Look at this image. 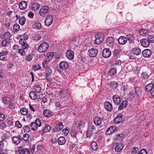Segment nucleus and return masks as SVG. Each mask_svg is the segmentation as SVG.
Here are the masks:
<instances>
[{
    "instance_id": "obj_1",
    "label": "nucleus",
    "mask_w": 154,
    "mask_h": 154,
    "mask_svg": "<svg viewBox=\"0 0 154 154\" xmlns=\"http://www.w3.org/2000/svg\"><path fill=\"white\" fill-rule=\"evenodd\" d=\"M23 38L21 39L19 41L20 44L22 46V48L24 49H28L29 48V46L26 43V40L28 39V35L26 33L23 35Z\"/></svg>"
},
{
    "instance_id": "obj_2",
    "label": "nucleus",
    "mask_w": 154,
    "mask_h": 154,
    "mask_svg": "<svg viewBox=\"0 0 154 154\" xmlns=\"http://www.w3.org/2000/svg\"><path fill=\"white\" fill-rule=\"evenodd\" d=\"M34 146L32 148L30 152L28 148H24L22 147H20L19 148V152L20 154H33L35 147Z\"/></svg>"
},
{
    "instance_id": "obj_3",
    "label": "nucleus",
    "mask_w": 154,
    "mask_h": 154,
    "mask_svg": "<svg viewBox=\"0 0 154 154\" xmlns=\"http://www.w3.org/2000/svg\"><path fill=\"white\" fill-rule=\"evenodd\" d=\"M49 9L48 6H43L40 9L39 13L40 15L43 17L47 15L49 12Z\"/></svg>"
},
{
    "instance_id": "obj_4",
    "label": "nucleus",
    "mask_w": 154,
    "mask_h": 154,
    "mask_svg": "<svg viewBox=\"0 0 154 154\" xmlns=\"http://www.w3.org/2000/svg\"><path fill=\"white\" fill-rule=\"evenodd\" d=\"M48 47V43L46 42H44L39 46L38 50L39 53H43L45 52L47 50Z\"/></svg>"
},
{
    "instance_id": "obj_5",
    "label": "nucleus",
    "mask_w": 154,
    "mask_h": 154,
    "mask_svg": "<svg viewBox=\"0 0 154 154\" xmlns=\"http://www.w3.org/2000/svg\"><path fill=\"white\" fill-rule=\"evenodd\" d=\"M95 131H96V128L95 126L92 124H89L86 133L87 137H90L92 135L93 132Z\"/></svg>"
},
{
    "instance_id": "obj_6",
    "label": "nucleus",
    "mask_w": 154,
    "mask_h": 154,
    "mask_svg": "<svg viewBox=\"0 0 154 154\" xmlns=\"http://www.w3.org/2000/svg\"><path fill=\"white\" fill-rule=\"evenodd\" d=\"M95 37L96 38L94 43L96 44H100L103 39L104 36L101 34H97Z\"/></svg>"
},
{
    "instance_id": "obj_7",
    "label": "nucleus",
    "mask_w": 154,
    "mask_h": 154,
    "mask_svg": "<svg viewBox=\"0 0 154 154\" xmlns=\"http://www.w3.org/2000/svg\"><path fill=\"white\" fill-rule=\"evenodd\" d=\"M124 120V116L123 114H119L114 120V122L115 124L121 123Z\"/></svg>"
},
{
    "instance_id": "obj_8",
    "label": "nucleus",
    "mask_w": 154,
    "mask_h": 154,
    "mask_svg": "<svg viewBox=\"0 0 154 154\" xmlns=\"http://www.w3.org/2000/svg\"><path fill=\"white\" fill-rule=\"evenodd\" d=\"M103 56L105 58L109 57L111 55V52L110 50L107 48H104L102 53Z\"/></svg>"
},
{
    "instance_id": "obj_9",
    "label": "nucleus",
    "mask_w": 154,
    "mask_h": 154,
    "mask_svg": "<svg viewBox=\"0 0 154 154\" xmlns=\"http://www.w3.org/2000/svg\"><path fill=\"white\" fill-rule=\"evenodd\" d=\"M98 52V50L97 49L91 48L88 51V54L90 57H94L96 56Z\"/></svg>"
},
{
    "instance_id": "obj_10",
    "label": "nucleus",
    "mask_w": 154,
    "mask_h": 154,
    "mask_svg": "<svg viewBox=\"0 0 154 154\" xmlns=\"http://www.w3.org/2000/svg\"><path fill=\"white\" fill-rule=\"evenodd\" d=\"M50 130V126L48 125H46L43 127L42 129L39 131V134L42 135L45 133L49 132Z\"/></svg>"
},
{
    "instance_id": "obj_11",
    "label": "nucleus",
    "mask_w": 154,
    "mask_h": 154,
    "mask_svg": "<svg viewBox=\"0 0 154 154\" xmlns=\"http://www.w3.org/2000/svg\"><path fill=\"white\" fill-rule=\"evenodd\" d=\"M7 51H2L0 52V60L3 61H6L7 60V56L8 54Z\"/></svg>"
},
{
    "instance_id": "obj_12",
    "label": "nucleus",
    "mask_w": 154,
    "mask_h": 154,
    "mask_svg": "<svg viewBox=\"0 0 154 154\" xmlns=\"http://www.w3.org/2000/svg\"><path fill=\"white\" fill-rule=\"evenodd\" d=\"M107 45L109 47H112L114 44V38L112 37H108L106 41Z\"/></svg>"
},
{
    "instance_id": "obj_13",
    "label": "nucleus",
    "mask_w": 154,
    "mask_h": 154,
    "mask_svg": "<svg viewBox=\"0 0 154 154\" xmlns=\"http://www.w3.org/2000/svg\"><path fill=\"white\" fill-rule=\"evenodd\" d=\"M53 17L51 15H49L46 18L45 20V24L47 26H49L52 23L53 21Z\"/></svg>"
},
{
    "instance_id": "obj_14",
    "label": "nucleus",
    "mask_w": 154,
    "mask_h": 154,
    "mask_svg": "<svg viewBox=\"0 0 154 154\" xmlns=\"http://www.w3.org/2000/svg\"><path fill=\"white\" fill-rule=\"evenodd\" d=\"M112 99L114 103L117 105H119L121 101L120 97L118 94H116L113 96Z\"/></svg>"
},
{
    "instance_id": "obj_15",
    "label": "nucleus",
    "mask_w": 154,
    "mask_h": 154,
    "mask_svg": "<svg viewBox=\"0 0 154 154\" xmlns=\"http://www.w3.org/2000/svg\"><path fill=\"white\" fill-rule=\"evenodd\" d=\"M63 125L62 122H59L53 128V131L54 132H58L63 128Z\"/></svg>"
},
{
    "instance_id": "obj_16",
    "label": "nucleus",
    "mask_w": 154,
    "mask_h": 154,
    "mask_svg": "<svg viewBox=\"0 0 154 154\" xmlns=\"http://www.w3.org/2000/svg\"><path fill=\"white\" fill-rule=\"evenodd\" d=\"M59 66L61 69L65 70L69 68V64L66 61H62L60 63Z\"/></svg>"
},
{
    "instance_id": "obj_17",
    "label": "nucleus",
    "mask_w": 154,
    "mask_h": 154,
    "mask_svg": "<svg viewBox=\"0 0 154 154\" xmlns=\"http://www.w3.org/2000/svg\"><path fill=\"white\" fill-rule=\"evenodd\" d=\"M116 127L115 126H112L108 128L106 131V134L109 135L112 134L116 131Z\"/></svg>"
},
{
    "instance_id": "obj_18",
    "label": "nucleus",
    "mask_w": 154,
    "mask_h": 154,
    "mask_svg": "<svg viewBox=\"0 0 154 154\" xmlns=\"http://www.w3.org/2000/svg\"><path fill=\"white\" fill-rule=\"evenodd\" d=\"M40 7L39 4L36 2H32L31 3L30 7L33 11H36Z\"/></svg>"
},
{
    "instance_id": "obj_19",
    "label": "nucleus",
    "mask_w": 154,
    "mask_h": 154,
    "mask_svg": "<svg viewBox=\"0 0 154 154\" xmlns=\"http://www.w3.org/2000/svg\"><path fill=\"white\" fill-rule=\"evenodd\" d=\"M142 54L144 57H149L152 54V52L149 49H145L142 51Z\"/></svg>"
},
{
    "instance_id": "obj_20",
    "label": "nucleus",
    "mask_w": 154,
    "mask_h": 154,
    "mask_svg": "<svg viewBox=\"0 0 154 154\" xmlns=\"http://www.w3.org/2000/svg\"><path fill=\"white\" fill-rule=\"evenodd\" d=\"M140 42L141 45L145 48L148 47L150 44L148 39L146 38L142 39L140 40Z\"/></svg>"
},
{
    "instance_id": "obj_21",
    "label": "nucleus",
    "mask_w": 154,
    "mask_h": 154,
    "mask_svg": "<svg viewBox=\"0 0 154 154\" xmlns=\"http://www.w3.org/2000/svg\"><path fill=\"white\" fill-rule=\"evenodd\" d=\"M118 40L119 44L121 45H125L127 42L126 36H120Z\"/></svg>"
},
{
    "instance_id": "obj_22",
    "label": "nucleus",
    "mask_w": 154,
    "mask_h": 154,
    "mask_svg": "<svg viewBox=\"0 0 154 154\" xmlns=\"http://www.w3.org/2000/svg\"><path fill=\"white\" fill-rule=\"evenodd\" d=\"M104 106L107 111L111 112L112 108V106L111 103L108 101L105 102L104 103Z\"/></svg>"
},
{
    "instance_id": "obj_23",
    "label": "nucleus",
    "mask_w": 154,
    "mask_h": 154,
    "mask_svg": "<svg viewBox=\"0 0 154 154\" xmlns=\"http://www.w3.org/2000/svg\"><path fill=\"white\" fill-rule=\"evenodd\" d=\"M52 73L51 69L49 68H48L45 70V74H46V78L47 80H49V78Z\"/></svg>"
},
{
    "instance_id": "obj_24",
    "label": "nucleus",
    "mask_w": 154,
    "mask_h": 154,
    "mask_svg": "<svg viewBox=\"0 0 154 154\" xmlns=\"http://www.w3.org/2000/svg\"><path fill=\"white\" fill-rule=\"evenodd\" d=\"M66 57L69 60L72 59L74 57V52L71 50H68L66 52Z\"/></svg>"
},
{
    "instance_id": "obj_25",
    "label": "nucleus",
    "mask_w": 154,
    "mask_h": 154,
    "mask_svg": "<svg viewBox=\"0 0 154 154\" xmlns=\"http://www.w3.org/2000/svg\"><path fill=\"white\" fill-rule=\"evenodd\" d=\"M128 105V102L127 100H125L122 102L118 107L119 110H121L124 108L126 107Z\"/></svg>"
},
{
    "instance_id": "obj_26",
    "label": "nucleus",
    "mask_w": 154,
    "mask_h": 154,
    "mask_svg": "<svg viewBox=\"0 0 154 154\" xmlns=\"http://www.w3.org/2000/svg\"><path fill=\"white\" fill-rule=\"evenodd\" d=\"M131 51L132 54L136 55H139L141 53V50L137 47L133 48L131 50Z\"/></svg>"
},
{
    "instance_id": "obj_27",
    "label": "nucleus",
    "mask_w": 154,
    "mask_h": 154,
    "mask_svg": "<svg viewBox=\"0 0 154 154\" xmlns=\"http://www.w3.org/2000/svg\"><path fill=\"white\" fill-rule=\"evenodd\" d=\"M21 136L20 135H18V137L14 136L12 138V140L14 144L17 145L20 143V140L19 138H20Z\"/></svg>"
},
{
    "instance_id": "obj_28",
    "label": "nucleus",
    "mask_w": 154,
    "mask_h": 154,
    "mask_svg": "<svg viewBox=\"0 0 154 154\" xmlns=\"http://www.w3.org/2000/svg\"><path fill=\"white\" fill-rule=\"evenodd\" d=\"M27 6V3L24 1H22L19 5V8L22 10L25 9Z\"/></svg>"
},
{
    "instance_id": "obj_29",
    "label": "nucleus",
    "mask_w": 154,
    "mask_h": 154,
    "mask_svg": "<svg viewBox=\"0 0 154 154\" xmlns=\"http://www.w3.org/2000/svg\"><path fill=\"white\" fill-rule=\"evenodd\" d=\"M127 41H128L131 44H134V37L131 35H128L126 36Z\"/></svg>"
},
{
    "instance_id": "obj_30",
    "label": "nucleus",
    "mask_w": 154,
    "mask_h": 154,
    "mask_svg": "<svg viewBox=\"0 0 154 154\" xmlns=\"http://www.w3.org/2000/svg\"><path fill=\"white\" fill-rule=\"evenodd\" d=\"M57 141L59 145H60L64 144L66 141L65 137L63 136L60 137L58 138Z\"/></svg>"
},
{
    "instance_id": "obj_31",
    "label": "nucleus",
    "mask_w": 154,
    "mask_h": 154,
    "mask_svg": "<svg viewBox=\"0 0 154 154\" xmlns=\"http://www.w3.org/2000/svg\"><path fill=\"white\" fill-rule=\"evenodd\" d=\"M10 42L9 40L5 39L2 41L1 45L2 47H7L10 45Z\"/></svg>"
},
{
    "instance_id": "obj_32",
    "label": "nucleus",
    "mask_w": 154,
    "mask_h": 154,
    "mask_svg": "<svg viewBox=\"0 0 154 154\" xmlns=\"http://www.w3.org/2000/svg\"><path fill=\"white\" fill-rule=\"evenodd\" d=\"M93 121L94 124L97 126H99L101 123V119L98 117H95L94 118Z\"/></svg>"
},
{
    "instance_id": "obj_33",
    "label": "nucleus",
    "mask_w": 154,
    "mask_h": 154,
    "mask_svg": "<svg viewBox=\"0 0 154 154\" xmlns=\"http://www.w3.org/2000/svg\"><path fill=\"white\" fill-rule=\"evenodd\" d=\"M154 87V85L153 83H149L145 86V90L147 92H150Z\"/></svg>"
},
{
    "instance_id": "obj_34",
    "label": "nucleus",
    "mask_w": 154,
    "mask_h": 154,
    "mask_svg": "<svg viewBox=\"0 0 154 154\" xmlns=\"http://www.w3.org/2000/svg\"><path fill=\"white\" fill-rule=\"evenodd\" d=\"M75 125L76 127L80 129L81 127H83L84 126V123L82 121H78L76 122Z\"/></svg>"
},
{
    "instance_id": "obj_35",
    "label": "nucleus",
    "mask_w": 154,
    "mask_h": 154,
    "mask_svg": "<svg viewBox=\"0 0 154 154\" xmlns=\"http://www.w3.org/2000/svg\"><path fill=\"white\" fill-rule=\"evenodd\" d=\"M123 148V146L122 143H118L115 147V150L116 152H119L121 151Z\"/></svg>"
},
{
    "instance_id": "obj_36",
    "label": "nucleus",
    "mask_w": 154,
    "mask_h": 154,
    "mask_svg": "<svg viewBox=\"0 0 154 154\" xmlns=\"http://www.w3.org/2000/svg\"><path fill=\"white\" fill-rule=\"evenodd\" d=\"M43 114L46 117H50L52 115V112L49 110L45 109L43 111Z\"/></svg>"
},
{
    "instance_id": "obj_37",
    "label": "nucleus",
    "mask_w": 154,
    "mask_h": 154,
    "mask_svg": "<svg viewBox=\"0 0 154 154\" xmlns=\"http://www.w3.org/2000/svg\"><path fill=\"white\" fill-rule=\"evenodd\" d=\"M2 102L5 104L8 105L11 101V99L8 97L3 98L2 99Z\"/></svg>"
},
{
    "instance_id": "obj_38",
    "label": "nucleus",
    "mask_w": 154,
    "mask_h": 154,
    "mask_svg": "<svg viewBox=\"0 0 154 154\" xmlns=\"http://www.w3.org/2000/svg\"><path fill=\"white\" fill-rule=\"evenodd\" d=\"M77 37H71L69 38L71 43L72 44H74L75 46H77Z\"/></svg>"
},
{
    "instance_id": "obj_39",
    "label": "nucleus",
    "mask_w": 154,
    "mask_h": 154,
    "mask_svg": "<svg viewBox=\"0 0 154 154\" xmlns=\"http://www.w3.org/2000/svg\"><path fill=\"white\" fill-rule=\"evenodd\" d=\"M29 97L31 99L34 100L37 97V95L34 91H31L29 93Z\"/></svg>"
},
{
    "instance_id": "obj_40",
    "label": "nucleus",
    "mask_w": 154,
    "mask_h": 154,
    "mask_svg": "<svg viewBox=\"0 0 154 154\" xmlns=\"http://www.w3.org/2000/svg\"><path fill=\"white\" fill-rule=\"evenodd\" d=\"M33 27L35 29L39 30L42 27V25L39 22H36L34 23Z\"/></svg>"
},
{
    "instance_id": "obj_41",
    "label": "nucleus",
    "mask_w": 154,
    "mask_h": 154,
    "mask_svg": "<svg viewBox=\"0 0 154 154\" xmlns=\"http://www.w3.org/2000/svg\"><path fill=\"white\" fill-rule=\"evenodd\" d=\"M116 69L114 68H112L108 71V75L111 76L113 75L116 73Z\"/></svg>"
},
{
    "instance_id": "obj_42",
    "label": "nucleus",
    "mask_w": 154,
    "mask_h": 154,
    "mask_svg": "<svg viewBox=\"0 0 154 154\" xmlns=\"http://www.w3.org/2000/svg\"><path fill=\"white\" fill-rule=\"evenodd\" d=\"M29 126L31 127V129L33 131H36L38 129V127L37 126L34 122H31Z\"/></svg>"
},
{
    "instance_id": "obj_43",
    "label": "nucleus",
    "mask_w": 154,
    "mask_h": 154,
    "mask_svg": "<svg viewBox=\"0 0 154 154\" xmlns=\"http://www.w3.org/2000/svg\"><path fill=\"white\" fill-rule=\"evenodd\" d=\"M91 148L92 150H96L98 148L97 143L95 142H92L91 143Z\"/></svg>"
},
{
    "instance_id": "obj_44",
    "label": "nucleus",
    "mask_w": 154,
    "mask_h": 154,
    "mask_svg": "<svg viewBox=\"0 0 154 154\" xmlns=\"http://www.w3.org/2000/svg\"><path fill=\"white\" fill-rule=\"evenodd\" d=\"M135 92L138 96H140L141 95V90L140 88V87H137L135 88Z\"/></svg>"
},
{
    "instance_id": "obj_45",
    "label": "nucleus",
    "mask_w": 154,
    "mask_h": 154,
    "mask_svg": "<svg viewBox=\"0 0 154 154\" xmlns=\"http://www.w3.org/2000/svg\"><path fill=\"white\" fill-rule=\"evenodd\" d=\"M139 33L141 35H146L148 33V32L147 30L145 29H141L139 30Z\"/></svg>"
},
{
    "instance_id": "obj_46",
    "label": "nucleus",
    "mask_w": 154,
    "mask_h": 154,
    "mask_svg": "<svg viewBox=\"0 0 154 154\" xmlns=\"http://www.w3.org/2000/svg\"><path fill=\"white\" fill-rule=\"evenodd\" d=\"M26 21V18L24 17H22L19 19V23L21 25H24Z\"/></svg>"
},
{
    "instance_id": "obj_47",
    "label": "nucleus",
    "mask_w": 154,
    "mask_h": 154,
    "mask_svg": "<svg viewBox=\"0 0 154 154\" xmlns=\"http://www.w3.org/2000/svg\"><path fill=\"white\" fill-rule=\"evenodd\" d=\"M1 138L2 139V140L4 141L9 139L10 138V137L8 134L6 133H4L2 134Z\"/></svg>"
},
{
    "instance_id": "obj_48",
    "label": "nucleus",
    "mask_w": 154,
    "mask_h": 154,
    "mask_svg": "<svg viewBox=\"0 0 154 154\" xmlns=\"http://www.w3.org/2000/svg\"><path fill=\"white\" fill-rule=\"evenodd\" d=\"M34 90L36 92L39 93L41 91V88L38 85H36L34 86Z\"/></svg>"
},
{
    "instance_id": "obj_49",
    "label": "nucleus",
    "mask_w": 154,
    "mask_h": 154,
    "mask_svg": "<svg viewBox=\"0 0 154 154\" xmlns=\"http://www.w3.org/2000/svg\"><path fill=\"white\" fill-rule=\"evenodd\" d=\"M20 29V26L18 24H15L13 26V30L14 32H17L19 31Z\"/></svg>"
},
{
    "instance_id": "obj_50",
    "label": "nucleus",
    "mask_w": 154,
    "mask_h": 154,
    "mask_svg": "<svg viewBox=\"0 0 154 154\" xmlns=\"http://www.w3.org/2000/svg\"><path fill=\"white\" fill-rule=\"evenodd\" d=\"M121 51L120 50H115L113 52V54L115 57H117L119 55V54Z\"/></svg>"
},
{
    "instance_id": "obj_51",
    "label": "nucleus",
    "mask_w": 154,
    "mask_h": 154,
    "mask_svg": "<svg viewBox=\"0 0 154 154\" xmlns=\"http://www.w3.org/2000/svg\"><path fill=\"white\" fill-rule=\"evenodd\" d=\"M149 75V74L146 72H143L141 75L142 77L145 79H147Z\"/></svg>"
},
{
    "instance_id": "obj_52",
    "label": "nucleus",
    "mask_w": 154,
    "mask_h": 154,
    "mask_svg": "<svg viewBox=\"0 0 154 154\" xmlns=\"http://www.w3.org/2000/svg\"><path fill=\"white\" fill-rule=\"evenodd\" d=\"M71 136L73 138H76L77 137V132L74 130H72L70 132Z\"/></svg>"
},
{
    "instance_id": "obj_53",
    "label": "nucleus",
    "mask_w": 154,
    "mask_h": 154,
    "mask_svg": "<svg viewBox=\"0 0 154 154\" xmlns=\"http://www.w3.org/2000/svg\"><path fill=\"white\" fill-rule=\"evenodd\" d=\"M21 114L23 115H26L28 113V110L27 109L25 108H21L20 111Z\"/></svg>"
},
{
    "instance_id": "obj_54",
    "label": "nucleus",
    "mask_w": 154,
    "mask_h": 154,
    "mask_svg": "<svg viewBox=\"0 0 154 154\" xmlns=\"http://www.w3.org/2000/svg\"><path fill=\"white\" fill-rule=\"evenodd\" d=\"M118 87V85L116 82H113L110 83V87L111 88L114 89Z\"/></svg>"
},
{
    "instance_id": "obj_55",
    "label": "nucleus",
    "mask_w": 154,
    "mask_h": 154,
    "mask_svg": "<svg viewBox=\"0 0 154 154\" xmlns=\"http://www.w3.org/2000/svg\"><path fill=\"white\" fill-rule=\"evenodd\" d=\"M50 61L48 60V61L45 60L42 63V65L43 67L44 68H47L49 64V62Z\"/></svg>"
},
{
    "instance_id": "obj_56",
    "label": "nucleus",
    "mask_w": 154,
    "mask_h": 154,
    "mask_svg": "<svg viewBox=\"0 0 154 154\" xmlns=\"http://www.w3.org/2000/svg\"><path fill=\"white\" fill-rule=\"evenodd\" d=\"M4 36L5 38V39L9 40L10 39L11 35L9 32H7L5 33Z\"/></svg>"
},
{
    "instance_id": "obj_57",
    "label": "nucleus",
    "mask_w": 154,
    "mask_h": 154,
    "mask_svg": "<svg viewBox=\"0 0 154 154\" xmlns=\"http://www.w3.org/2000/svg\"><path fill=\"white\" fill-rule=\"evenodd\" d=\"M24 49L20 48L18 51V52L22 56H24L26 55L25 51L24 50Z\"/></svg>"
},
{
    "instance_id": "obj_58",
    "label": "nucleus",
    "mask_w": 154,
    "mask_h": 154,
    "mask_svg": "<svg viewBox=\"0 0 154 154\" xmlns=\"http://www.w3.org/2000/svg\"><path fill=\"white\" fill-rule=\"evenodd\" d=\"M34 122L36 124L37 126L38 127H40L41 126L42 123L41 120L37 118L35 120Z\"/></svg>"
},
{
    "instance_id": "obj_59",
    "label": "nucleus",
    "mask_w": 154,
    "mask_h": 154,
    "mask_svg": "<svg viewBox=\"0 0 154 154\" xmlns=\"http://www.w3.org/2000/svg\"><path fill=\"white\" fill-rule=\"evenodd\" d=\"M54 56V53L53 52H50L47 54V57L49 61L52 60Z\"/></svg>"
},
{
    "instance_id": "obj_60",
    "label": "nucleus",
    "mask_w": 154,
    "mask_h": 154,
    "mask_svg": "<svg viewBox=\"0 0 154 154\" xmlns=\"http://www.w3.org/2000/svg\"><path fill=\"white\" fill-rule=\"evenodd\" d=\"M124 135L122 134H117L116 135V140H122L123 139Z\"/></svg>"
},
{
    "instance_id": "obj_61",
    "label": "nucleus",
    "mask_w": 154,
    "mask_h": 154,
    "mask_svg": "<svg viewBox=\"0 0 154 154\" xmlns=\"http://www.w3.org/2000/svg\"><path fill=\"white\" fill-rule=\"evenodd\" d=\"M32 69L35 71L38 70L40 69V66L38 64L33 65Z\"/></svg>"
},
{
    "instance_id": "obj_62",
    "label": "nucleus",
    "mask_w": 154,
    "mask_h": 154,
    "mask_svg": "<svg viewBox=\"0 0 154 154\" xmlns=\"http://www.w3.org/2000/svg\"><path fill=\"white\" fill-rule=\"evenodd\" d=\"M23 128L24 131V132L26 133L29 132L30 130V128L29 125H25Z\"/></svg>"
},
{
    "instance_id": "obj_63",
    "label": "nucleus",
    "mask_w": 154,
    "mask_h": 154,
    "mask_svg": "<svg viewBox=\"0 0 154 154\" xmlns=\"http://www.w3.org/2000/svg\"><path fill=\"white\" fill-rule=\"evenodd\" d=\"M42 37L40 34H37L35 35L34 36V39L35 40L38 41L41 39Z\"/></svg>"
},
{
    "instance_id": "obj_64",
    "label": "nucleus",
    "mask_w": 154,
    "mask_h": 154,
    "mask_svg": "<svg viewBox=\"0 0 154 154\" xmlns=\"http://www.w3.org/2000/svg\"><path fill=\"white\" fill-rule=\"evenodd\" d=\"M149 42L154 43V36L153 35H149L148 36V39Z\"/></svg>"
}]
</instances>
